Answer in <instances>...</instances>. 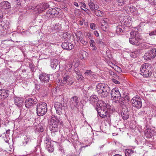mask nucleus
<instances>
[{
    "label": "nucleus",
    "instance_id": "obj_1",
    "mask_svg": "<svg viewBox=\"0 0 156 156\" xmlns=\"http://www.w3.org/2000/svg\"><path fill=\"white\" fill-rule=\"evenodd\" d=\"M62 75L61 79H58L56 80V83L58 85L62 86L65 84L69 85H72L74 82V80L71 75L66 71L63 72Z\"/></svg>",
    "mask_w": 156,
    "mask_h": 156
},
{
    "label": "nucleus",
    "instance_id": "obj_2",
    "mask_svg": "<svg viewBox=\"0 0 156 156\" xmlns=\"http://www.w3.org/2000/svg\"><path fill=\"white\" fill-rule=\"evenodd\" d=\"M50 128L52 133H55L57 132L58 129V126L61 127L60 125H62V121L60 119H58L55 115H52L51 116L50 122Z\"/></svg>",
    "mask_w": 156,
    "mask_h": 156
},
{
    "label": "nucleus",
    "instance_id": "obj_3",
    "mask_svg": "<svg viewBox=\"0 0 156 156\" xmlns=\"http://www.w3.org/2000/svg\"><path fill=\"white\" fill-rule=\"evenodd\" d=\"M96 91L102 98L107 96L110 91L108 86L105 83H99L96 86Z\"/></svg>",
    "mask_w": 156,
    "mask_h": 156
},
{
    "label": "nucleus",
    "instance_id": "obj_4",
    "mask_svg": "<svg viewBox=\"0 0 156 156\" xmlns=\"http://www.w3.org/2000/svg\"><path fill=\"white\" fill-rule=\"evenodd\" d=\"M96 105L97 111L100 116L102 118L106 117L108 114L107 105L104 101H100L97 103Z\"/></svg>",
    "mask_w": 156,
    "mask_h": 156
},
{
    "label": "nucleus",
    "instance_id": "obj_5",
    "mask_svg": "<svg viewBox=\"0 0 156 156\" xmlns=\"http://www.w3.org/2000/svg\"><path fill=\"white\" fill-rule=\"evenodd\" d=\"M131 37L129 38V43L133 45H138L139 44L140 36L137 31H132L130 33Z\"/></svg>",
    "mask_w": 156,
    "mask_h": 156
},
{
    "label": "nucleus",
    "instance_id": "obj_6",
    "mask_svg": "<svg viewBox=\"0 0 156 156\" xmlns=\"http://www.w3.org/2000/svg\"><path fill=\"white\" fill-rule=\"evenodd\" d=\"M47 104L44 102H41L37 104V113L39 116L44 115L47 112Z\"/></svg>",
    "mask_w": 156,
    "mask_h": 156
},
{
    "label": "nucleus",
    "instance_id": "obj_7",
    "mask_svg": "<svg viewBox=\"0 0 156 156\" xmlns=\"http://www.w3.org/2000/svg\"><path fill=\"white\" fill-rule=\"evenodd\" d=\"M111 98L115 103L117 102V101L121 97V94L118 88H115L113 89L111 91Z\"/></svg>",
    "mask_w": 156,
    "mask_h": 156
},
{
    "label": "nucleus",
    "instance_id": "obj_8",
    "mask_svg": "<svg viewBox=\"0 0 156 156\" xmlns=\"http://www.w3.org/2000/svg\"><path fill=\"white\" fill-rule=\"evenodd\" d=\"M70 107L72 109L78 108L79 104V100L78 97L76 96L72 97L69 102Z\"/></svg>",
    "mask_w": 156,
    "mask_h": 156
},
{
    "label": "nucleus",
    "instance_id": "obj_9",
    "mask_svg": "<svg viewBox=\"0 0 156 156\" xmlns=\"http://www.w3.org/2000/svg\"><path fill=\"white\" fill-rule=\"evenodd\" d=\"M49 7L47 3H40L38 4L34 8V10L36 13H41Z\"/></svg>",
    "mask_w": 156,
    "mask_h": 156
},
{
    "label": "nucleus",
    "instance_id": "obj_10",
    "mask_svg": "<svg viewBox=\"0 0 156 156\" xmlns=\"http://www.w3.org/2000/svg\"><path fill=\"white\" fill-rule=\"evenodd\" d=\"M60 11V9L58 8L49 9L46 12V16L49 18L51 19L54 16H58Z\"/></svg>",
    "mask_w": 156,
    "mask_h": 156
},
{
    "label": "nucleus",
    "instance_id": "obj_11",
    "mask_svg": "<svg viewBox=\"0 0 156 156\" xmlns=\"http://www.w3.org/2000/svg\"><path fill=\"white\" fill-rule=\"evenodd\" d=\"M132 105L137 108H140L142 106L141 98L138 96L133 98L131 101Z\"/></svg>",
    "mask_w": 156,
    "mask_h": 156
},
{
    "label": "nucleus",
    "instance_id": "obj_12",
    "mask_svg": "<svg viewBox=\"0 0 156 156\" xmlns=\"http://www.w3.org/2000/svg\"><path fill=\"white\" fill-rule=\"evenodd\" d=\"M156 56V48L152 49L145 54L144 58L146 60H149Z\"/></svg>",
    "mask_w": 156,
    "mask_h": 156
},
{
    "label": "nucleus",
    "instance_id": "obj_13",
    "mask_svg": "<svg viewBox=\"0 0 156 156\" xmlns=\"http://www.w3.org/2000/svg\"><path fill=\"white\" fill-rule=\"evenodd\" d=\"M121 22L123 25L128 27H130L132 23V18L129 16H125L121 19Z\"/></svg>",
    "mask_w": 156,
    "mask_h": 156
},
{
    "label": "nucleus",
    "instance_id": "obj_14",
    "mask_svg": "<svg viewBox=\"0 0 156 156\" xmlns=\"http://www.w3.org/2000/svg\"><path fill=\"white\" fill-rule=\"evenodd\" d=\"M39 78L42 83H46L49 81L50 75L47 73H42L39 75Z\"/></svg>",
    "mask_w": 156,
    "mask_h": 156
},
{
    "label": "nucleus",
    "instance_id": "obj_15",
    "mask_svg": "<svg viewBox=\"0 0 156 156\" xmlns=\"http://www.w3.org/2000/svg\"><path fill=\"white\" fill-rule=\"evenodd\" d=\"M85 77L86 78L90 80H94L97 77L96 75L90 70H87L84 73Z\"/></svg>",
    "mask_w": 156,
    "mask_h": 156
},
{
    "label": "nucleus",
    "instance_id": "obj_16",
    "mask_svg": "<svg viewBox=\"0 0 156 156\" xmlns=\"http://www.w3.org/2000/svg\"><path fill=\"white\" fill-rule=\"evenodd\" d=\"M54 106L57 113L58 115L61 114L62 113V111L64 109L63 105L60 102H56L55 103Z\"/></svg>",
    "mask_w": 156,
    "mask_h": 156
},
{
    "label": "nucleus",
    "instance_id": "obj_17",
    "mask_svg": "<svg viewBox=\"0 0 156 156\" xmlns=\"http://www.w3.org/2000/svg\"><path fill=\"white\" fill-rule=\"evenodd\" d=\"M37 103V100L33 98L27 99L25 101V106L27 108H29Z\"/></svg>",
    "mask_w": 156,
    "mask_h": 156
},
{
    "label": "nucleus",
    "instance_id": "obj_18",
    "mask_svg": "<svg viewBox=\"0 0 156 156\" xmlns=\"http://www.w3.org/2000/svg\"><path fill=\"white\" fill-rule=\"evenodd\" d=\"M126 10L129 14L131 13L133 15L136 14L137 12L136 9L132 5L126 6Z\"/></svg>",
    "mask_w": 156,
    "mask_h": 156
},
{
    "label": "nucleus",
    "instance_id": "obj_19",
    "mask_svg": "<svg viewBox=\"0 0 156 156\" xmlns=\"http://www.w3.org/2000/svg\"><path fill=\"white\" fill-rule=\"evenodd\" d=\"M9 94V91L3 89H0V100H4L6 98Z\"/></svg>",
    "mask_w": 156,
    "mask_h": 156
},
{
    "label": "nucleus",
    "instance_id": "obj_20",
    "mask_svg": "<svg viewBox=\"0 0 156 156\" xmlns=\"http://www.w3.org/2000/svg\"><path fill=\"white\" fill-rule=\"evenodd\" d=\"M151 68V66L149 64L146 63L142 65L140 68V72L141 73H145V75H147L148 73H147L146 72H145V70H147V73H148V70H150Z\"/></svg>",
    "mask_w": 156,
    "mask_h": 156
},
{
    "label": "nucleus",
    "instance_id": "obj_21",
    "mask_svg": "<svg viewBox=\"0 0 156 156\" xmlns=\"http://www.w3.org/2000/svg\"><path fill=\"white\" fill-rule=\"evenodd\" d=\"M62 47L63 49L67 50H72L74 48L73 44L67 42L63 43L62 44Z\"/></svg>",
    "mask_w": 156,
    "mask_h": 156
},
{
    "label": "nucleus",
    "instance_id": "obj_22",
    "mask_svg": "<svg viewBox=\"0 0 156 156\" xmlns=\"http://www.w3.org/2000/svg\"><path fill=\"white\" fill-rule=\"evenodd\" d=\"M0 8L2 9H7L11 8L10 4L8 1H4L0 3Z\"/></svg>",
    "mask_w": 156,
    "mask_h": 156
},
{
    "label": "nucleus",
    "instance_id": "obj_23",
    "mask_svg": "<svg viewBox=\"0 0 156 156\" xmlns=\"http://www.w3.org/2000/svg\"><path fill=\"white\" fill-rule=\"evenodd\" d=\"M88 5L93 12L95 11L99 8V6L98 5L95 4L93 2L90 1H88Z\"/></svg>",
    "mask_w": 156,
    "mask_h": 156
},
{
    "label": "nucleus",
    "instance_id": "obj_24",
    "mask_svg": "<svg viewBox=\"0 0 156 156\" xmlns=\"http://www.w3.org/2000/svg\"><path fill=\"white\" fill-rule=\"evenodd\" d=\"M154 131L151 129H148L145 132V136L147 138H151L154 135Z\"/></svg>",
    "mask_w": 156,
    "mask_h": 156
},
{
    "label": "nucleus",
    "instance_id": "obj_25",
    "mask_svg": "<svg viewBox=\"0 0 156 156\" xmlns=\"http://www.w3.org/2000/svg\"><path fill=\"white\" fill-rule=\"evenodd\" d=\"M46 142L45 143L46 144V145L45 147L47 150L49 152H52L54 150L53 145L51 144V142H49V141L47 140Z\"/></svg>",
    "mask_w": 156,
    "mask_h": 156
},
{
    "label": "nucleus",
    "instance_id": "obj_26",
    "mask_svg": "<svg viewBox=\"0 0 156 156\" xmlns=\"http://www.w3.org/2000/svg\"><path fill=\"white\" fill-rule=\"evenodd\" d=\"M129 112L126 109H123L122 111V119L127 120L129 118Z\"/></svg>",
    "mask_w": 156,
    "mask_h": 156
},
{
    "label": "nucleus",
    "instance_id": "obj_27",
    "mask_svg": "<svg viewBox=\"0 0 156 156\" xmlns=\"http://www.w3.org/2000/svg\"><path fill=\"white\" fill-rule=\"evenodd\" d=\"M14 101L15 105L19 107L21 106L23 104L22 99L17 97L14 98Z\"/></svg>",
    "mask_w": 156,
    "mask_h": 156
},
{
    "label": "nucleus",
    "instance_id": "obj_28",
    "mask_svg": "<svg viewBox=\"0 0 156 156\" xmlns=\"http://www.w3.org/2000/svg\"><path fill=\"white\" fill-rule=\"evenodd\" d=\"M88 53L87 52L82 51H81L79 55V57L81 59L86 60L87 58Z\"/></svg>",
    "mask_w": 156,
    "mask_h": 156
},
{
    "label": "nucleus",
    "instance_id": "obj_29",
    "mask_svg": "<svg viewBox=\"0 0 156 156\" xmlns=\"http://www.w3.org/2000/svg\"><path fill=\"white\" fill-rule=\"evenodd\" d=\"M59 61L56 59H53L51 63V66L53 69H55L58 64Z\"/></svg>",
    "mask_w": 156,
    "mask_h": 156
},
{
    "label": "nucleus",
    "instance_id": "obj_30",
    "mask_svg": "<svg viewBox=\"0 0 156 156\" xmlns=\"http://www.w3.org/2000/svg\"><path fill=\"white\" fill-rule=\"evenodd\" d=\"M98 98L96 95H92L90 96V103L93 104L94 102L98 101L97 103L99 101L98 100ZM100 100L99 101H100Z\"/></svg>",
    "mask_w": 156,
    "mask_h": 156
},
{
    "label": "nucleus",
    "instance_id": "obj_31",
    "mask_svg": "<svg viewBox=\"0 0 156 156\" xmlns=\"http://www.w3.org/2000/svg\"><path fill=\"white\" fill-rule=\"evenodd\" d=\"M124 31L123 27L121 25L117 26L116 31V33L117 34H119L121 33H123Z\"/></svg>",
    "mask_w": 156,
    "mask_h": 156
},
{
    "label": "nucleus",
    "instance_id": "obj_32",
    "mask_svg": "<svg viewBox=\"0 0 156 156\" xmlns=\"http://www.w3.org/2000/svg\"><path fill=\"white\" fill-rule=\"evenodd\" d=\"M73 66L72 62H69L67 63L65 66V69L67 71H70L71 70Z\"/></svg>",
    "mask_w": 156,
    "mask_h": 156
},
{
    "label": "nucleus",
    "instance_id": "obj_33",
    "mask_svg": "<svg viewBox=\"0 0 156 156\" xmlns=\"http://www.w3.org/2000/svg\"><path fill=\"white\" fill-rule=\"evenodd\" d=\"M90 45L92 47V50H96L97 48L95 46L96 43L93 40H91L89 42Z\"/></svg>",
    "mask_w": 156,
    "mask_h": 156
},
{
    "label": "nucleus",
    "instance_id": "obj_34",
    "mask_svg": "<svg viewBox=\"0 0 156 156\" xmlns=\"http://www.w3.org/2000/svg\"><path fill=\"white\" fill-rule=\"evenodd\" d=\"M134 151L130 149H126L125 151V155L126 156H130L134 153Z\"/></svg>",
    "mask_w": 156,
    "mask_h": 156
},
{
    "label": "nucleus",
    "instance_id": "obj_35",
    "mask_svg": "<svg viewBox=\"0 0 156 156\" xmlns=\"http://www.w3.org/2000/svg\"><path fill=\"white\" fill-rule=\"evenodd\" d=\"M94 12L97 16L99 17L102 16L104 14V13L103 11L100 10H98V9L96 10L95 11H94Z\"/></svg>",
    "mask_w": 156,
    "mask_h": 156
},
{
    "label": "nucleus",
    "instance_id": "obj_36",
    "mask_svg": "<svg viewBox=\"0 0 156 156\" xmlns=\"http://www.w3.org/2000/svg\"><path fill=\"white\" fill-rule=\"evenodd\" d=\"M119 103L120 104V105L122 106L125 105L126 103L124 98L121 97L119 98V99L117 101V103Z\"/></svg>",
    "mask_w": 156,
    "mask_h": 156
},
{
    "label": "nucleus",
    "instance_id": "obj_37",
    "mask_svg": "<svg viewBox=\"0 0 156 156\" xmlns=\"http://www.w3.org/2000/svg\"><path fill=\"white\" fill-rule=\"evenodd\" d=\"M147 71V70H145V72H146ZM148 73H148L147 74V75H145V73H141V74L144 77H147L148 76H149L151 75L152 73H151V70H148V71H147Z\"/></svg>",
    "mask_w": 156,
    "mask_h": 156
},
{
    "label": "nucleus",
    "instance_id": "obj_38",
    "mask_svg": "<svg viewBox=\"0 0 156 156\" xmlns=\"http://www.w3.org/2000/svg\"><path fill=\"white\" fill-rule=\"evenodd\" d=\"M79 62L78 60H74L73 62H72L73 66L75 68L79 66Z\"/></svg>",
    "mask_w": 156,
    "mask_h": 156
},
{
    "label": "nucleus",
    "instance_id": "obj_39",
    "mask_svg": "<svg viewBox=\"0 0 156 156\" xmlns=\"http://www.w3.org/2000/svg\"><path fill=\"white\" fill-rule=\"evenodd\" d=\"M76 37H77V41H78L82 38H83V35L82 33L80 31L78 32L76 34Z\"/></svg>",
    "mask_w": 156,
    "mask_h": 156
},
{
    "label": "nucleus",
    "instance_id": "obj_40",
    "mask_svg": "<svg viewBox=\"0 0 156 156\" xmlns=\"http://www.w3.org/2000/svg\"><path fill=\"white\" fill-rule=\"evenodd\" d=\"M62 37L66 39L67 41L69 40L70 35L68 33H65L63 34Z\"/></svg>",
    "mask_w": 156,
    "mask_h": 156
},
{
    "label": "nucleus",
    "instance_id": "obj_41",
    "mask_svg": "<svg viewBox=\"0 0 156 156\" xmlns=\"http://www.w3.org/2000/svg\"><path fill=\"white\" fill-rule=\"evenodd\" d=\"M126 1L127 0H117L118 5L120 6L124 5Z\"/></svg>",
    "mask_w": 156,
    "mask_h": 156
},
{
    "label": "nucleus",
    "instance_id": "obj_42",
    "mask_svg": "<svg viewBox=\"0 0 156 156\" xmlns=\"http://www.w3.org/2000/svg\"><path fill=\"white\" fill-rule=\"evenodd\" d=\"M101 28L103 31H106L108 30L107 27L106 26V24H103L102 23H101Z\"/></svg>",
    "mask_w": 156,
    "mask_h": 156
},
{
    "label": "nucleus",
    "instance_id": "obj_43",
    "mask_svg": "<svg viewBox=\"0 0 156 156\" xmlns=\"http://www.w3.org/2000/svg\"><path fill=\"white\" fill-rule=\"evenodd\" d=\"M90 28L93 30H95L97 28L96 25L93 23H91L90 24Z\"/></svg>",
    "mask_w": 156,
    "mask_h": 156
},
{
    "label": "nucleus",
    "instance_id": "obj_44",
    "mask_svg": "<svg viewBox=\"0 0 156 156\" xmlns=\"http://www.w3.org/2000/svg\"><path fill=\"white\" fill-rule=\"evenodd\" d=\"M24 141L25 142L26 144H27L30 141V136H26L25 138Z\"/></svg>",
    "mask_w": 156,
    "mask_h": 156
},
{
    "label": "nucleus",
    "instance_id": "obj_45",
    "mask_svg": "<svg viewBox=\"0 0 156 156\" xmlns=\"http://www.w3.org/2000/svg\"><path fill=\"white\" fill-rule=\"evenodd\" d=\"M138 54V52L137 51H135L132 52L130 54V56L133 58H136Z\"/></svg>",
    "mask_w": 156,
    "mask_h": 156
},
{
    "label": "nucleus",
    "instance_id": "obj_46",
    "mask_svg": "<svg viewBox=\"0 0 156 156\" xmlns=\"http://www.w3.org/2000/svg\"><path fill=\"white\" fill-rule=\"evenodd\" d=\"M58 149L61 153H63L64 152V150L61 145H59L58 146Z\"/></svg>",
    "mask_w": 156,
    "mask_h": 156
},
{
    "label": "nucleus",
    "instance_id": "obj_47",
    "mask_svg": "<svg viewBox=\"0 0 156 156\" xmlns=\"http://www.w3.org/2000/svg\"><path fill=\"white\" fill-rule=\"evenodd\" d=\"M109 20L106 18H104L103 20H102V23L105 24H108L109 23Z\"/></svg>",
    "mask_w": 156,
    "mask_h": 156
},
{
    "label": "nucleus",
    "instance_id": "obj_48",
    "mask_svg": "<svg viewBox=\"0 0 156 156\" xmlns=\"http://www.w3.org/2000/svg\"><path fill=\"white\" fill-rule=\"evenodd\" d=\"M13 2L15 4H16L18 5L21 4V0H12Z\"/></svg>",
    "mask_w": 156,
    "mask_h": 156
},
{
    "label": "nucleus",
    "instance_id": "obj_49",
    "mask_svg": "<svg viewBox=\"0 0 156 156\" xmlns=\"http://www.w3.org/2000/svg\"><path fill=\"white\" fill-rule=\"evenodd\" d=\"M114 69L117 71L119 73L121 72L122 71V70H121V69L120 67H119L117 66H115V68H114Z\"/></svg>",
    "mask_w": 156,
    "mask_h": 156
},
{
    "label": "nucleus",
    "instance_id": "obj_50",
    "mask_svg": "<svg viewBox=\"0 0 156 156\" xmlns=\"http://www.w3.org/2000/svg\"><path fill=\"white\" fill-rule=\"evenodd\" d=\"M77 78L78 80L79 81L82 80L84 78V77L81 75V74L77 76Z\"/></svg>",
    "mask_w": 156,
    "mask_h": 156
},
{
    "label": "nucleus",
    "instance_id": "obj_51",
    "mask_svg": "<svg viewBox=\"0 0 156 156\" xmlns=\"http://www.w3.org/2000/svg\"><path fill=\"white\" fill-rule=\"evenodd\" d=\"M150 36L156 35V30L151 32H150L149 34Z\"/></svg>",
    "mask_w": 156,
    "mask_h": 156
},
{
    "label": "nucleus",
    "instance_id": "obj_52",
    "mask_svg": "<svg viewBox=\"0 0 156 156\" xmlns=\"http://www.w3.org/2000/svg\"><path fill=\"white\" fill-rule=\"evenodd\" d=\"M79 40L81 43L84 45L85 44L87 43L86 41L85 40V39H83V38H82Z\"/></svg>",
    "mask_w": 156,
    "mask_h": 156
},
{
    "label": "nucleus",
    "instance_id": "obj_53",
    "mask_svg": "<svg viewBox=\"0 0 156 156\" xmlns=\"http://www.w3.org/2000/svg\"><path fill=\"white\" fill-rule=\"evenodd\" d=\"M152 116L156 117V108H154L152 111Z\"/></svg>",
    "mask_w": 156,
    "mask_h": 156
},
{
    "label": "nucleus",
    "instance_id": "obj_54",
    "mask_svg": "<svg viewBox=\"0 0 156 156\" xmlns=\"http://www.w3.org/2000/svg\"><path fill=\"white\" fill-rule=\"evenodd\" d=\"M108 65L113 69L114 68L115 65L112 63V62H109L108 63Z\"/></svg>",
    "mask_w": 156,
    "mask_h": 156
},
{
    "label": "nucleus",
    "instance_id": "obj_55",
    "mask_svg": "<svg viewBox=\"0 0 156 156\" xmlns=\"http://www.w3.org/2000/svg\"><path fill=\"white\" fill-rule=\"evenodd\" d=\"M96 41L97 43L98 44H103V42L101 39H97L96 40Z\"/></svg>",
    "mask_w": 156,
    "mask_h": 156
},
{
    "label": "nucleus",
    "instance_id": "obj_56",
    "mask_svg": "<svg viewBox=\"0 0 156 156\" xmlns=\"http://www.w3.org/2000/svg\"><path fill=\"white\" fill-rule=\"evenodd\" d=\"M112 81L115 84H119V82L116 79H112Z\"/></svg>",
    "mask_w": 156,
    "mask_h": 156
},
{
    "label": "nucleus",
    "instance_id": "obj_57",
    "mask_svg": "<svg viewBox=\"0 0 156 156\" xmlns=\"http://www.w3.org/2000/svg\"><path fill=\"white\" fill-rule=\"evenodd\" d=\"M84 21V20L83 19L82 20H80L79 21V24L81 26L83 25V22Z\"/></svg>",
    "mask_w": 156,
    "mask_h": 156
},
{
    "label": "nucleus",
    "instance_id": "obj_58",
    "mask_svg": "<svg viewBox=\"0 0 156 156\" xmlns=\"http://www.w3.org/2000/svg\"><path fill=\"white\" fill-rule=\"evenodd\" d=\"M81 4V7H84V8H86V5L85 3L81 2H80Z\"/></svg>",
    "mask_w": 156,
    "mask_h": 156
},
{
    "label": "nucleus",
    "instance_id": "obj_59",
    "mask_svg": "<svg viewBox=\"0 0 156 156\" xmlns=\"http://www.w3.org/2000/svg\"><path fill=\"white\" fill-rule=\"evenodd\" d=\"M94 34L96 37H98L99 36V34L97 31H95L94 32Z\"/></svg>",
    "mask_w": 156,
    "mask_h": 156
},
{
    "label": "nucleus",
    "instance_id": "obj_60",
    "mask_svg": "<svg viewBox=\"0 0 156 156\" xmlns=\"http://www.w3.org/2000/svg\"><path fill=\"white\" fill-rule=\"evenodd\" d=\"M10 131V130L9 129H8L6 131V134L5 135V136L6 137H7V136H9L8 134L9 133Z\"/></svg>",
    "mask_w": 156,
    "mask_h": 156
},
{
    "label": "nucleus",
    "instance_id": "obj_61",
    "mask_svg": "<svg viewBox=\"0 0 156 156\" xmlns=\"http://www.w3.org/2000/svg\"><path fill=\"white\" fill-rule=\"evenodd\" d=\"M75 73L77 75V76L81 74L80 71L79 70H75Z\"/></svg>",
    "mask_w": 156,
    "mask_h": 156
},
{
    "label": "nucleus",
    "instance_id": "obj_62",
    "mask_svg": "<svg viewBox=\"0 0 156 156\" xmlns=\"http://www.w3.org/2000/svg\"><path fill=\"white\" fill-rule=\"evenodd\" d=\"M87 36L90 39V38L91 37V33L90 32H88L87 33Z\"/></svg>",
    "mask_w": 156,
    "mask_h": 156
},
{
    "label": "nucleus",
    "instance_id": "obj_63",
    "mask_svg": "<svg viewBox=\"0 0 156 156\" xmlns=\"http://www.w3.org/2000/svg\"><path fill=\"white\" fill-rule=\"evenodd\" d=\"M85 8L84 9L81 8V9L82 10L84 11L85 12H86L87 13H88L87 11L89 10V9H88L86 8Z\"/></svg>",
    "mask_w": 156,
    "mask_h": 156
},
{
    "label": "nucleus",
    "instance_id": "obj_64",
    "mask_svg": "<svg viewBox=\"0 0 156 156\" xmlns=\"http://www.w3.org/2000/svg\"><path fill=\"white\" fill-rule=\"evenodd\" d=\"M144 114H145V112L143 111H141L139 113V114L141 115H144Z\"/></svg>",
    "mask_w": 156,
    "mask_h": 156
}]
</instances>
